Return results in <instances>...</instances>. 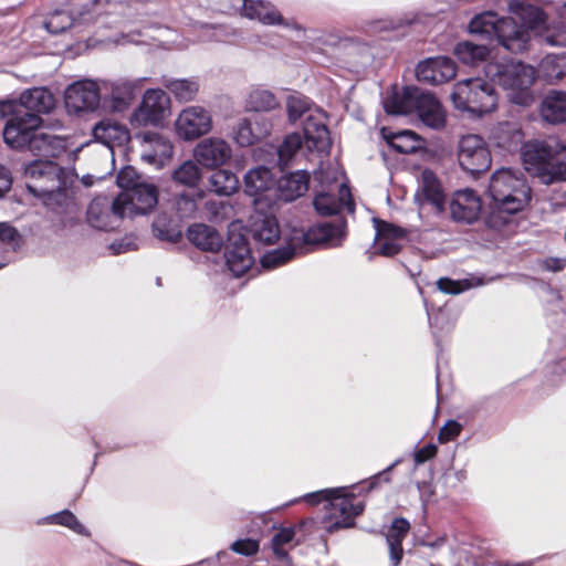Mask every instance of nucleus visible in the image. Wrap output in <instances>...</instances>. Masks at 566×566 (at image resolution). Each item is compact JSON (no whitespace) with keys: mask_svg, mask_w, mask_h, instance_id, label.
Returning a JSON list of instances; mask_svg holds the SVG:
<instances>
[{"mask_svg":"<svg viewBox=\"0 0 566 566\" xmlns=\"http://www.w3.org/2000/svg\"><path fill=\"white\" fill-rule=\"evenodd\" d=\"M488 191L495 208L510 214L521 211L531 199V188L524 176L511 168L495 170Z\"/></svg>","mask_w":566,"mask_h":566,"instance_id":"423d86ee","label":"nucleus"},{"mask_svg":"<svg viewBox=\"0 0 566 566\" xmlns=\"http://www.w3.org/2000/svg\"><path fill=\"white\" fill-rule=\"evenodd\" d=\"M310 175L305 170H296L282 176L276 187L277 198L285 202L293 201L308 190Z\"/></svg>","mask_w":566,"mask_h":566,"instance_id":"2f4dec72","label":"nucleus"},{"mask_svg":"<svg viewBox=\"0 0 566 566\" xmlns=\"http://www.w3.org/2000/svg\"><path fill=\"white\" fill-rule=\"evenodd\" d=\"M312 103L310 98L301 94H292L286 99V113L291 123L312 114Z\"/></svg>","mask_w":566,"mask_h":566,"instance_id":"4d7b16f0","label":"nucleus"},{"mask_svg":"<svg viewBox=\"0 0 566 566\" xmlns=\"http://www.w3.org/2000/svg\"><path fill=\"white\" fill-rule=\"evenodd\" d=\"M170 107V98L160 88L147 90L140 104L130 114L129 122L133 126L159 125Z\"/></svg>","mask_w":566,"mask_h":566,"instance_id":"f8f14e48","label":"nucleus"},{"mask_svg":"<svg viewBox=\"0 0 566 566\" xmlns=\"http://www.w3.org/2000/svg\"><path fill=\"white\" fill-rule=\"evenodd\" d=\"M20 233L8 222H0V269L7 263V252H14L21 244Z\"/></svg>","mask_w":566,"mask_h":566,"instance_id":"6e6d98bb","label":"nucleus"},{"mask_svg":"<svg viewBox=\"0 0 566 566\" xmlns=\"http://www.w3.org/2000/svg\"><path fill=\"white\" fill-rule=\"evenodd\" d=\"M285 245L266 252L261 258V264L264 269H275L289 261L296 254H304L301 245H295L293 242V230L285 237Z\"/></svg>","mask_w":566,"mask_h":566,"instance_id":"a19ab883","label":"nucleus"},{"mask_svg":"<svg viewBox=\"0 0 566 566\" xmlns=\"http://www.w3.org/2000/svg\"><path fill=\"white\" fill-rule=\"evenodd\" d=\"M462 431V426L455 420H449L439 431L438 439L441 443L454 440Z\"/></svg>","mask_w":566,"mask_h":566,"instance_id":"338daca9","label":"nucleus"},{"mask_svg":"<svg viewBox=\"0 0 566 566\" xmlns=\"http://www.w3.org/2000/svg\"><path fill=\"white\" fill-rule=\"evenodd\" d=\"M541 118L548 124L558 125L566 122V92L551 90L541 101Z\"/></svg>","mask_w":566,"mask_h":566,"instance_id":"7c9ffc66","label":"nucleus"},{"mask_svg":"<svg viewBox=\"0 0 566 566\" xmlns=\"http://www.w3.org/2000/svg\"><path fill=\"white\" fill-rule=\"evenodd\" d=\"M94 139L108 149L123 147L130 139V133L126 125L112 119H103L95 124L92 129Z\"/></svg>","mask_w":566,"mask_h":566,"instance_id":"bb28decb","label":"nucleus"},{"mask_svg":"<svg viewBox=\"0 0 566 566\" xmlns=\"http://www.w3.org/2000/svg\"><path fill=\"white\" fill-rule=\"evenodd\" d=\"M27 181L45 177L49 181L56 182L57 175H64V170L51 160L36 159L27 164L23 168Z\"/></svg>","mask_w":566,"mask_h":566,"instance_id":"09e8293b","label":"nucleus"},{"mask_svg":"<svg viewBox=\"0 0 566 566\" xmlns=\"http://www.w3.org/2000/svg\"><path fill=\"white\" fill-rule=\"evenodd\" d=\"M64 99L69 113L94 112L101 106L99 82L93 80L74 82L66 87Z\"/></svg>","mask_w":566,"mask_h":566,"instance_id":"2eb2a0df","label":"nucleus"},{"mask_svg":"<svg viewBox=\"0 0 566 566\" xmlns=\"http://www.w3.org/2000/svg\"><path fill=\"white\" fill-rule=\"evenodd\" d=\"M400 462L401 459H397L384 471L378 472L366 481L349 486L324 489L308 493L304 496V500L312 505L325 502L327 514L324 517V528L326 532L334 533L340 528L353 527L355 518L365 509L364 502L357 500V495L373 491L381 482H389L388 473Z\"/></svg>","mask_w":566,"mask_h":566,"instance_id":"f257e3e1","label":"nucleus"},{"mask_svg":"<svg viewBox=\"0 0 566 566\" xmlns=\"http://www.w3.org/2000/svg\"><path fill=\"white\" fill-rule=\"evenodd\" d=\"M87 222L95 229L102 231H111L118 227L120 219L125 218V213H116L114 211V201L111 207L102 199L93 200L87 208Z\"/></svg>","mask_w":566,"mask_h":566,"instance_id":"c756f323","label":"nucleus"},{"mask_svg":"<svg viewBox=\"0 0 566 566\" xmlns=\"http://www.w3.org/2000/svg\"><path fill=\"white\" fill-rule=\"evenodd\" d=\"M249 233L256 243L270 245L279 240L281 230L274 216L255 211L251 217Z\"/></svg>","mask_w":566,"mask_h":566,"instance_id":"c85d7f7f","label":"nucleus"},{"mask_svg":"<svg viewBox=\"0 0 566 566\" xmlns=\"http://www.w3.org/2000/svg\"><path fill=\"white\" fill-rule=\"evenodd\" d=\"M145 78H117L114 81H99L101 106L104 111L117 114L127 111Z\"/></svg>","mask_w":566,"mask_h":566,"instance_id":"1a4fd4ad","label":"nucleus"},{"mask_svg":"<svg viewBox=\"0 0 566 566\" xmlns=\"http://www.w3.org/2000/svg\"><path fill=\"white\" fill-rule=\"evenodd\" d=\"M139 140L140 159L157 167L172 156L174 147L168 137L156 132L139 133L135 136Z\"/></svg>","mask_w":566,"mask_h":566,"instance_id":"6ab92c4d","label":"nucleus"},{"mask_svg":"<svg viewBox=\"0 0 566 566\" xmlns=\"http://www.w3.org/2000/svg\"><path fill=\"white\" fill-rule=\"evenodd\" d=\"M509 11L516 15L523 28L531 33L545 22V13L542 9L520 0H512L509 3Z\"/></svg>","mask_w":566,"mask_h":566,"instance_id":"ea45409f","label":"nucleus"},{"mask_svg":"<svg viewBox=\"0 0 566 566\" xmlns=\"http://www.w3.org/2000/svg\"><path fill=\"white\" fill-rule=\"evenodd\" d=\"M501 19L494 11L479 13L471 19L469 31L472 34H479L490 40L495 39Z\"/></svg>","mask_w":566,"mask_h":566,"instance_id":"49530a36","label":"nucleus"},{"mask_svg":"<svg viewBox=\"0 0 566 566\" xmlns=\"http://www.w3.org/2000/svg\"><path fill=\"white\" fill-rule=\"evenodd\" d=\"M499 147L513 151L517 148H522L524 145V135L522 130L514 124L504 123L501 124L494 135Z\"/></svg>","mask_w":566,"mask_h":566,"instance_id":"8fccbe9b","label":"nucleus"},{"mask_svg":"<svg viewBox=\"0 0 566 566\" xmlns=\"http://www.w3.org/2000/svg\"><path fill=\"white\" fill-rule=\"evenodd\" d=\"M293 242L301 245L303 253H307L312 245L327 244L338 247L346 235V221L337 218L333 222H319L312 226L307 231L293 228Z\"/></svg>","mask_w":566,"mask_h":566,"instance_id":"9d476101","label":"nucleus"},{"mask_svg":"<svg viewBox=\"0 0 566 566\" xmlns=\"http://www.w3.org/2000/svg\"><path fill=\"white\" fill-rule=\"evenodd\" d=\"M485 76L509 91V99L520 106H528L534 101L531 90L536 72L531 65L520 61L490 62L484 66Z\"/></svg>","mask_w":566,"mask_h":566,"instance_id":"39448f33","label":"nucleus"},{"mask_svg":"<svg viewBox=\"0 0 566 566\" xmlns=\"http://www.w3.org/2000/svg\"><path fill=\"white\" fill-rule=\"evenodd\" d=\"M171 178L177 185L195 188L201 179V169L197 163L186 160L172 171Z\"/></svg>","mask_w":566,"mask_h":566,"instance_id":"5fc2aeb1","label":"nucleus"},{"mask_svg":"<svg viewBox=\"0 0 566 566\" xmlns=\"http://www.w3.org/2000/svg\"><path fill=\"white\" fill-rule=\"evenodd\" d=\"M300 526H290V527H275V534L271 538V549L276 557L277 560L283 562L286 566H292V558L289 555V551L286 546L294 547L300 544V541H295L296 530L301 528Z\"/></svg>","mask_w":566,"mask_h":566,"instance_id":"58836bf2","label":"nucleus"},{"mask_svg":"<svg viewBox=\"0 0 566 566\" xmlns=\"http://www.w3.org/2000/svg\"><path fill=\"white\" fill-rule=\"evenodd\" d=\"M537 265L541 270H544L547 272H553V273L560 272L566 266V258L548 256V258L539 260Z\"/></svg>","mask_w":566,"mask_h":566,"instance_id":"774afa93","label":"nucleus"},{"mask_svg":"<svg viewBox=\"0 0 566 566\" xmlns=\"http://www.w3.org/2000/svg\"><path fill=\"white\" fill-rule=\"evenodd\" d=\"M212 128V116L202 106H188L176 119V132L184 140H193L207 135Z\"/></svg>","mask_w":566,"mask_h":566,"instance_id":"a211bd4d","label":"nucleus"},{"mask_svg":"<svg viewBox=\"0 0 566 566\" xmlns=\"http://www.w3.org/2000/svg\"><path fill=\"white\" fill-rule=\"evenodd\" d=\"M118 187L127 192L135 186L146 181L142 176L138 175L137 170L132 166H126L119 170L116 178Z\"/></svg>","mask_w":566,"mask_h":566,"instance_id":"e2e57ef3","label":"nucleus"},{"mask_svg":"<svg viewBox=\"0 0 566 566\" xmlns=\"http://www.w3.org/2000/svg\"><path fill=\"white\" fill-rule=\"evenodd\" d=\"M410 530V523L403 517H397L392 521L386 534V542L389 551V560L391 566L400 564L403 556L402 541L407 537Z\"/></svg>","mask_w":566,"mask_h":566,"instance_id":"4c0bfd02","label":"nucleus"},{"mask_svg":"<svg viewBox=\"0 0 566 566\" xmlns=\"http://www.w3.org/2000/svg\"><path fill=\"white\" fill-rule=\"evenodd\" d=\"M303 144V138L298 133L287 135L283 143L275 149L277 164L283 168L289 164Z\"/></svg>","mask_w":566,"mask_h":566,"instance_id":"13d9d810","label":"nucleus"},{"mask_svg":"<svg viewBox=\"0 0 566 566\" xmlns=\"http://www.w3.org/2000/svg\"><path fill=\"white\" fill-rule=\"evenodd\" d=\"M154 235L161 240L176 243L181 239L180 229L175 226L167 213H159L151 224Z\"/></svg>","mask_w":566,"mask_h":566,"instance_id":"864d4df0","label":"nucleus"},{"mask_svg":"<svg viewBox=\"0 0 566 566\" xmlns=\"http://www.w3.org/2000/svg\"><path fill=\"white\" fill-rule=\"evenodd\" d=\"M422 94L424 93L415 86H405L401 91H395L385 98L384 108L390 115H409L417 111Z\"/></svg>","mask_w":566,"mask_h":566,"instance_id":"cd10ccee","label":"nucleus"},{"mask_svg":"<svg viewBox=\"0 0 566 566\" xmlns=\"http://www.w3.org/2000/svg\"><path fill=\"white\" fill-rule=\"evenodd\" d=\"M521 157L525 169L543 184L566 181V146L557 139L527 142Z\"/></svg>","mask_w":566,"mask_h":566,"instance_id":"20e7f679","label":"nucleus"},{"mask_svg":"<svg viewBox=\"0 0 566 566\" xmlns=\"http://www.w3.org/2000/svg\"><path fill=\"white\" fill-rule=\"evenodd\" d=\"M415 200L420 212L432 213L436 216H441L446 212V193L437 176L431 170H423Z\"/></svg>","mask_w":566,"mask_h":566,"instance_id":"f3484780","label":"nucleus"},{"mask_svg":"<svg viewBox=\"0 0 566 566\" xmlns=\"http://www.w3.org/2000/svg\"><path fill=\"white\" fill-rule=\"evenodd\" d=\"M452 220L462 223L475 222L482 210V202L471 189L458 190L449 203Z\"/></svg>","mask_w":566,"mask_h":566,"instance_id":"5701e85b","label":"nucleus"},{"mask_svg":"<svg viewBox=\"0 0 566 566\" xmlns=\"http://www.w3.org/2000/svg\"><path fill=\"white\" fill-rule=\"evenodd\" d=\"M270 130L271 124L264 118L260 120L255 119L254 123L248 118H243L238 123L233 132V139L239 146L248 147L268 136Z\"/></svg>","mask_w":566,"mask_h":566,"instance_id":"72a5a7b5","label":"nucleus"},{"mask_svg":"<svg viewBox=\"0 0 566 566\" xmlns=\"http://www.w3.org/2000/svg\"><path fill=\"white\" fill-rule=\"evenodd\" d=\"M297 39L301 40H310V41H316L319 44L327 45V46H336L340 43L342 38L334 32H327V31H316V30H306L305 33L303 32H296Z\"/></svg>","mask_w":566,"mask_h":566,"instance_id":"680f3d73","label":"nucleus"},{"mask_svg":"<svg viewBox=\"0 0 566 566\" xmlns=\"http://www.w3.org/2000/svg\"><path fill=\"white\" fill-rule=\"evenodd\" d=\"M303 134L308 148L325 151L329 147V130L319 115L308 114L305 117Z\"/></svg>","mask_w":566,"mask_h":566,"instance_id":"f704fd0d","label":"nucleus"},{"mask_svg":"<svg viewBox=\"0 0 566 566\" xmlns=\"http://www.w3.org/2000/svg\"><path fill=\"white\" fill-rule=\"evenodd\" d=\"M224 256L228 269L237 277L245 274L254 262L249 243L242 235L230 238Z\"/></svg>","mask_w":566,"mask_h":566,"instance_id":"393cba45","label":"nucleus"},{"mask_svg":"<svg viewBox=\"0 0 566 566\" xmlns=\"http://www.w3.org/2000/svg\"><path fill=\"white\" fill-rule=\"evenodd\" d=\"M458 160L461 168L472 175L485 171L492 161L484 139L473 134L462 136L460 139Z\"/></svg>","mask_w":566,"mask_h":566,"instance_id":"ddd939ff","label":"nucleus"},{"mask_svg":"<svg viewBox=\"0 0 566 566\" xmlns=\"http://www.w3.org/2000/svg\"><path fill=\"white\" fill-rule=\"evenodd\" d=\"M542 38L552 46H566V17H562V8L556 17L543 29Z\"/></svg>","mask_w":566,"mask_h":566,"instance_id":"603ef678","label":"nucleus"},{"mask_svg":"<svg viewBox=\"0 0 566 566\" xmlns=\"http://www.w3.org/2000/svg\"><path fill=\"white\" fill-rule=\"evenodd\" d=\"M451 97L457 108L478 116L492 112L497 101L493 85L480 77L458 82Z\"/></svg>","mask_w":566,"mask_h":566,"instance_id":"0eeeda50","label":"nucleus"},{"mask_svg":"<svg viewBox=\"0 0 566 566\" xmlns=\"http://www.w3.org/2000/svg\"><path fill=\"white\" fill-rule=\"evenodd\" d=\"M39 525H60L69 528L70 531L74 532L75 534L90 537L91 532L90 530L82 524L78 518L75 516L73 512L70 510H62L57 513H53L50 515H46L44 517H41L38 521Z\"/></svg>","mask_w":566,"mask_h":566,"instance_id":"a18cd8bd","label":"nucleus"},{"mask_svg":"<svg viewBox=\"0 0 566 566\" xmlns=\"http://www.w3.org/2000/svg\"><path fill=\"white\" fill-rule=\"evenodd\" d=\"M381 133L387 144L399 154H412L422 148V138L412 130L395 133L382 128Z\"/></svg>","mask_w":566,"mask_h":566,"instance_id":"79ce46f5","label":"nucleus"},{"mask_svg":"<svg viewBox=\"0 0 566 566\" xmlns=\"http://www.w3.org/2000/svg\"><path fill=\"white\" fill-rule=\"evenodd\" d=\"M457 74L455 63L448 56L428 57L418 63L416 76L418 81L438 85L452 80Z\"/></svg>","mask_w":566,"mask_h":566,"instance_id":"aec40b11","label":"nucleus"},{"mask_svg":"<svg viewBox=\"0 0 566 566\" xmlns=\"http://www.w3.org/2000/svg\"><path fill=\"white\" fill-rule=\"evenodd\" d=\"M19 104L24 111H15L13 101H0V117L9 114L12 116L18 114L32 113L40 116L50 113L55 106L53 94L45 87H32L23 91L19 97Z\"/></svg>","mask_w":566,"mask_h":566,"instance_id":"4468645a","label":"nucleus"},{"mask_svg":"<svg viewBox=\"0 0 566 566\" xmlns=\"http://www.w3.org/2000/svg\"><path fill=\"white\" fill-rule=\"evenodd\" d=\"M123 10V4H111L109 0H72L70 11H54L45 20L44 28L52 34H59L75 25L119 27L126 22L119 17Z\"/></svg>","mask_w":566,"mask_h":566,"instance_id":"f03ea898","label":"nucleus"},{"mask_svg":"<svg viewBox=\"0 0 566 566\" xmlns=\"http://www.w3.org/2000/svg\"><path fill=\"white\" fill-rule=\"evenodd\" d=\"M275 184V177L265 166L252 168L243 177L244 192L250 197H259L273 190Z\"/></svg>","mask_w":566,"mask_h":566,"instance_id":"c9c22d12","label":"nucleus"},{"mask_svg":"<svg viewBox=\"0 0 566 566\" xmlns=\"http://www.w3.org/2000/svg\"><path fill=\"white\" fill-rule=\"evenodd\" d=\"M259 541L253 538L238 539L233 542L230 549L243 556H253L259 552Z\"/></svg>","mask_w":566,"mask_h":566,"instance_id":"69168bd1","label":"nucleus"},{"mask_svg":"<svg viewBox=\"0 0 566 566\" xmlns=\"http://www.w3.org/2000/svg\"><path fill=\"white\" fill-rule=\"evenodd\" d=\"M416 112L422 124L429 128L441 129L446 125V112L440 102L430 93L422 94Z\"/></svg>","mask_w":566,"mask_h":566,"instance_id":"e433bc0d","label":"nucleus"},{"mask_svg":"<svg viewBox=\"0 0 566 566\" xmlns=\"http://www.w3.org/2000/svg\"><path fill=\"white\" fill-rule=\"evenodd\" d=\"M174 207L181 219L192 218L198 210V195L181 192L175 197Z\"/></svg>","mask_w":566,"mask_h":566,"instance_id":"052dcab7","label":"nucleus"},{"mask_svg":"<svg viewBox=\"0 0 566 566\" xmlns=\"http://www.w3.org/2000/svg\"><path fill=\"white\" fill-rule=\"evenodd\" d=\"M43 119L32 113L18 114L8 119L3 139L13 149H29L34 155L56 157L64 149V140L57 136L38 133Z\"/></svg>","mask_w":566,"mask_h":566,"instance_id":"7ed1b4c3","label":"nucleus"},{"mask_svg":"<svg viewBox=\"0 0 566 566\" xmlns=\"http://www.w3.org/2000/svg\"><path fill=\"white\" fill-rule=\"evenodd\" d=\"M453 52L460 62L474 66L486 60L490 54V49L485 44L463 41L455 45Z\"/></svg>","mask_w":566,"mask_h":566,"instance_id":"de8ad7c7","label":"nucleus"},{"mask_svg":"<svg viewBox=\"0 0 566 566\" xmlns=\"http://www.w3.org/2000/svg\"><path fill=\"white\" fill-rule=\"evenodd\" d=\"M280 107V101L273 92L263 87H253L245 97L248 112L266 113Z\"/></svg>","mask_w":566,"mask_h":566,"instance_id":"37998d69","label":"nucleus"},{"mask_svg":"<svg viewBox=\"0 0 566 566\" xmlns=\"http://www.w3.org/2000/svg\"><path fill=\"white\" fill-rule=\"evenodd\" d=\"M27 189L34 197L42 200L43 205L55 213H69L74 209L72 191L66 185L65 174L56 176V182L49 181L45 177L25 181Z\"/></svg>","mask_w":566,"mask_h":566,"instance_id":"6e6552de","label":"nucleus"},{"mask_svg":"<svg viewBox=\"0 0 566 566\" xmlns=\"http://www.w3.org/2000/svg\"><path fill=\"white\" fill-rule=\"evenodd\" d=\"M376 230L375 247L377 252L384 256L396 255L401 245L398 243L406 234L405 230L380 219H373Z\"/></svg>","mask_w":566,"mask_h":566,"instance_id":"a878e982","label":"nucleus"},{"mask_svg":"<svg viewBox=\"0 0 566 566\" xmlns=\"http://www.w3.org/2000/svg\"><path fill=\"white\" fill-rule=\"evenodd\" d=\"M496 40L507 51L518 54L527 50L531 33L513 18H502L497 25Z\"/></svg>","mask_w":566,"mask_h":566,"instance_id":"b1692460","label":"nucleus"},{"mask_svg":"<svg viewBox=\"0 0 566 566\" xmlns=\"http://www.w3.org/2000/svg\"><path fill=\"white\" fill-rule=\"evenodd\" d=\"M241 15L263 25H280L305 33V28L293 19H285L279 9L266 0H242Z\"/></svg>","mask_w":566,"mask_h":566,"instance_id":"dca6fc26","label":"nucleus"},{"mask_svg":"<svg viewBox=\"0 0 566 566\" xmlns=\"http://www.w3.org/2000/svg\"><path fill=\"white\" fill-rule=\"evenodd\" d=\"M335 188L338 191L337 197L324 189L314 197L313 206L319 216H336L343 209H346L348 213H354L355 203L349 188L345 184L336 185Z\"/></svg>","mask_w":566,"mask_h":566,"instance_id":"412c9836","label":"nucleus"},{"mask_svg":"<svg viewBox=\"0 0 566 566\" xmlns=\"http://www.w3.org/2000/svg\"><path fill=\"white\" fill-rule=\"evenodd\" d=\"M188 240L198 249L218 252L223 245V238L213 227L205 223H193L187 229Z\"/></svg>","mask_w":566,"mask_h":566,"instance_id":"473e14b6","label":"nucleus"},{"mask_svg":"<svg viewBox=\"0 0 566 566\" xmlns=\"http://www.w3.org/2000/svg\"><path fill=\"white\" fill-rule=\"evenodd\" d=\"M158 203V189L148 181L135 186L127 192H120L114 199V211L125 213L128 218L144 216L155 209Z\"/></svg>","mask_w":566,"mask_h":566,"instance_id":"9b49d317","label":"nucleus"},{"mask_svg":"<svg viewBox=\"0 0 566 566\" xmlns=\"http://www.w3.org/2000/svg\"><path fill=\"white\" fill-rule=\"evenodd\" d=\"M163 85L179 103L193 101L199 92V83L195 78L164 77Z\"/></svg>","mask_w":566,"mask_h":566,"instance_id":"c03bdc74","label":"nucleus"},{"mask_svg":"<svg viewBox=\"0 0 566 566\" xmlns=\"http://www.w3.org/2000/svg\"><path fill=\"white\" fill-rule=\"evenodd\" d=\"M205 208L211 222L228 221L233 214V207L228 201L208 200L205 203Z\"/></svg>","mask_w":566,"mask_h":566,"instance_id":"bf43d9fd","label":"nucleus"},{"mask_svg":"<svg viewBox=\"0 0 566 566\" xmlns=\"http://www.w3.org/2000/svg\"><path fill=\"white\" fill-rule=\"evenodd\" d=\"M210 188L219 196H231L239 189V178L227 169L216 170L209 179Z\"/></svg>","mask_w":566,"mask_h":566,"instance_id":"3c124183","label":"nucleus"},{"mask_svg":"<svg viewBox=\"0 0 566 566\" xmlns=\"http://www.w3.org/2000/svg\"><path fill=\"white\" fill-rule=\"evenodd\" d=\"M193 156L203 167L217 168L230 160L232 149L224 139L208 137L197 144Z\"/></svg>","mask_w":566,"mask_h":566,"instance_id":"4be33fe9","label":"nucleus"},{"mask_svg":"<svg viewBox=\"0 0 566 566\" xmlns=\"http://www.w3.org/2000/svg\"><path fill=\"white\" fill-rule=\"evenodd\" d=\"M438 290L444 294L457 295L470 289L472 285L465 281H454L448 277H441L437 282Z\"/></svg>","mask_w":566,"mask_h":566,"instance_id":"0e129e2a","label":"nucleus"}]
</instances>
